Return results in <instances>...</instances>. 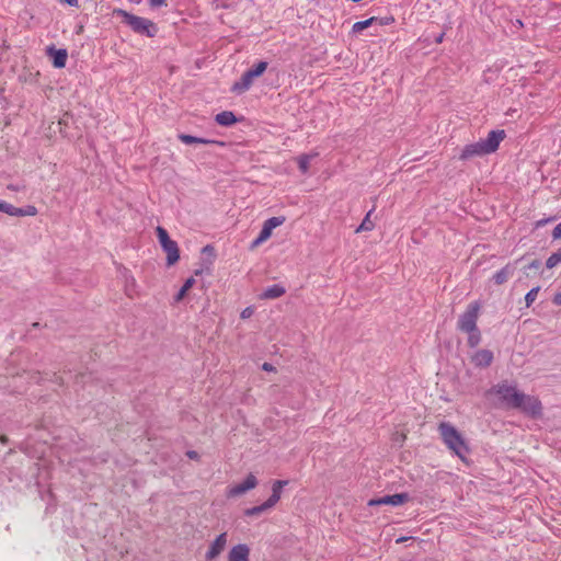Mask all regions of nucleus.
<instances>
[{"instance_id": "nucleus-1", "label": "nucleus", "mask_w": 561, "mask_h": 561, "mask_svg": "<svg viewBox=\"0 0 561 561\" xmlns=\"http://www.w3.org/2000/svg\"><path fill=\"white\" fill-rule=\"evenodd\" d=\"M488 393L496 396L505 408L517 409L533 417L541 414L542 407L540 401L536 397L519 391L515 385L508 381L494 385Z\"/></svg>"}, {"instance_id": "nucleus-2", "label": "nucleus", "mask_w": 561, "mask_h": 561, "mask_svg": "<svg viewBox=\"0 0 561 561\" xmlns=\"http://www.w3.org/2000/svg\"><path fill=\"white\" fill-rule=\"evenodd\" d=\"M438 432L444 444L459 458H465L468 447L457 428L448 422H442L438 425Z\"/></svg>"}, {"instance_id": "nucleus-3", "label": "nucleus", "mask_w": 561, "mask_h": 561, "mask_svg": "<svg viewBox=\"0 0 561 561\" xmlns=\"http://www.w3.org/2000/svg\"><path fill=\"white\" fill-rule=\"evenodd\" d=\"M116 14L122 16L123 22L137 34L154 37L158 33L157 25L146 18L137 16L122 9L117 10Z\"/></svg>"}, {"instance_id": "nucleus-4", "label": "nucleus", "mask_w": 561, "mask_h": 561, "mask_svg": "<svg viewBox=\"0 0 561 561\" xmlns=\"http://www.w3.org/2000/svg\"><path fill=\"white\" fill-rule=\"evenodd\" d=\"M267 65L268 64L266 61H259L255 64L252 68L247 70L238 81L232 84L231 91L237 94L247 92L252 87L254 79L259 78L265 72Z\"/></svg>"}, {"instance_id": "nucleus-5", "label": "nucleus", "mask_w": 561, "mask_h": 561, "mask_svg": "<svg viewBox=\"0 0 561 561\" xmlns=\"http://www.w3.org/2000/svg\"><path fill=\"white\" fill-rule=\"evenodd\" d=\"M479 311L480 304L478 301L469 304L466 310L458 318L457 329L462 332L476 330L478 328L477 322Z\"/></svg>"}, {"instance_id": "nucleus-6", "label": "nucleus", "mask_w": 561, "mask_h": 561, "mask_svg": "<svg viewBox=\"0 0 561 561\" xmlns=\"http://www.w3.org/2000/svg\"><path fill=\"white\" fill-rule=\"evenodd\" d=\"M257 484V480L254 474L250 473L245 480L239 484L232 485L227 491L228 497L239 496L252 489H254Z\"/></svg>"}, {"instance_id": "nucleus-7", "label": "nucleus", "mask_w": 561, "mask_h": 561, "mask_svg": "<svg viewBox=\"0 0 561 561\" xmlns=\"http://www.w3.org/2000/svg\"><path fill=\"white\" fill-rule=\"evenodd\" d=\"M409 499V495L407 493H397L391 495H385L378 499H373L368 502L369 506H376V505H391V506H399L405 503Z\"/></svg>"}, {"instance_id": "nucleus-8", "label": "nucleus", "mask_w": 561, "mask_h": 561, "mask_svg": "<svg viewBox=\"0 0 561 561\" xmlns=\"http://www.w3.org/2000/svg\"><path fill=\"white\" fill-rule=\"evenodd\" d=\"M505 138L504 130H491L485 139H481L488 154L497 150L501 141Z\"/></svg>"}, {"instance_id": "nucleus-9", "label": "nucleus", "mask_w": 561, "mask_h": 561, "mask_svg": "<svg viewBox=\"0 0 561 561\" xmlns=\"http://www.w3.org/2000/svg\"><path fill=\"white\" fill-rule=\"evenodd\" d=\"M485 154H488V152L485 151L482 141L479 140V141H477L474 144L466 145L463 147V149L461 150V153H460L459 158L461 160H468V159L473 158V157H482V156H485Z\"/></svg>"}, {"instance_id": "nucleus-10", "label": "nucleus", "mask_w": 561, "mask_h": 561, "mask_svg": "<svg viewBox=\"0 0 561 561\" xmlns=\"http://www.w3.org/2000/svg\"><path fill=\"white\" fill-rule=\"evenodd\" d=\"M227 545V534L222 533L210 543L208 551L206 552V559L208 561L218 557Z\"/></svg>"}, {"instance_id": "nucleus-11", "label": "nucleus", "mask_w": 561, "mask_h": 561, "mask_svg": "<svg viewBox=\"0 0 561 561\" xmlns=\"http://www.w3.org/2000/svg\"><path fill=\"white\" fill-rule=\"evenodd\" d=\"M250 549L244 543L233 546L228 554V561H249Z\"/></svg>"}, {"instance_id": "nucleus-12", "label": "nucleus", "mask_w": 561, "mask_h": 561, "mask_svg": "<svg viewBox=\"0 0 561 561\" xmlns=\"http://www.w3.org/2000/svg\"><path fill=\"white\" fill-rule=\"evenodd\" d=\"M493 360V353L489 350H479L472 356V362L478 367H488Z\"/></svg>"}, {"instance_id": "nucleus-13", "label": "nucleus", "mask_w": 561, "mask_h": 561, "mask_svg": "<svg viewBox=\"0 0 561 561\" xmlns=\"http://www.w3.org/2000/svg\"><path fill=\"white\" fill-rule=\"evenodd\" d=\"M47 53L53 57V65L55 68H64L66 66L68 58L66 49H55L54 47H49Z\"/></svg>"}, {"instance_id": "nucleus-14", "label": "nucleus", "mask_w": 561, "mask_h": 561, "mask_svg": "<svg viewBox=\"0 0 561 561\" xmlns=\"http://www.w3.org/2000/svg\"><path fill=\"white\" fill-rule=\"evenodd\" d=\"M162 250L167 253V264L169 266L175 264L180 259V251L178 243L175 241H171L167 245L162 248Z\"/></svg>"}, {"instance_id": "nucleus-15", "label": "nucleus", "mask_w": 561, "mask_h": 561, "mask_svg": "<svg viewBox=\"0 0 561 561\" xmlns=\"http://www.w3.org/2000/svg\"><path fill=\"white\" fill-rule=\"evenodd\" d=\"M288 481L286 480H276L274 483H273V486H272V495L266 500L267 501V506H275L276 503L279 501L280 499V494H282V490L285 485H287Z\"/></svg>"}, {"instance_id": "nucleus-16", "label": "nucleus", "mask_w": 561, "mask_h": 561, "mask_svg": "<svg viewBox=\"0 0 561 561\" xmlns=\"http://www.w3.org/2000/svg\"><path fill=\"white\" fill-rule=\"evenodd\" d=\"M514 272L515 267L511 264H507L493 275V280L495 284L502 285L506 283L510 277L513 276Z\"/></svg>"}, {"instance_id": "nucleus-17", "label": "nucleus", "mask_w": 561, "mask_h": 561, "mask_svg": "<svg viewBox=\"0 0 561 561\" xmlns=\"http://www.w3.org/2000/svg\"><path fill=\"white\" fill-rule=\"evenodd\" d=\"M285 293L286 289L284 286L279 284H274L265 288L264 291L261 294V297L264 299H276L282 297Z\"/></svg>"}, {"instance_id": "nucleus-18", "label": "nucleus", "mask_w": 561, "mask_h": 561, "mask_svg": "<svg viewBox=\"0 0 561 561\" xmlns=\"http://www.w3.org/2000/svg\"><path fill=\"white\" fill-rule=\"evenodd\" d=\"M215 121L218 125L228 127L237 122V117L231 111H224L215 116Z\"/></svg>"}, {"instance_id": "nucleus-19", "label": "nucleus", "mask_w": 561, "mask_h": 561, "mask_svg": "<svg viewBox=\"0 0 561 561\" xmlns=\"http://www.w3.org/2000/svg\"><path fill=\"white\" fill-rule=\"evenodd\" d=\"M179 139L185 144V145H194V144H201V145H207V144H215V140L195 137L187 134H180Z\"/></svg>"}, {"instance_id": "nucleus-20", "label": "nucleus", "mask_w": 561, "mask_h": 561, "mask_svg": "<svg viewBox=\"0 0 561 561\" xmlns=\"http://www.w3.org/2000/svg\"><path fill=\"white\" fill-rule=\"evenodd\" d=\"M377 21H378V18H375V16L369 18L364 21H358L353 24L352 31L354 33H360L362 31L366 30L367 27L377 24Z\"/></svg>"}, {"instance_id": "nucleus-21", "label": "nucleus", "mask_w": 561, "mask_h": 561, "mask_svg": "<svg viewBox=\"0 0 561 561\" xmlns=\"http://www.w3.org/2000/svg\"><path fill=\"white\" fill-rule=\"evenodd\" d=\"M373 213V209L369 210L365 218L363 219L362 224L357 227L356 232H363V231H370L374 229L375 224L370 220V215Z\"/></svg>"}, {"instance_id": "nucleus-22", "label": "nucleus", "mask_w": 561, "mask_h": 561, "mask_svg": "<svg viewBox=\"0 0 561 561\" xmlns=\"http://www.w3.org/2000/svg\"><path fill=\"white\" fill-rule=\"evenodd\" d=\"M272 232L273 231H271L266 226L263 225L259 236L256 237L255 240H253L252 247H257L265 242L272 236Z\"/></svg>"}, {"instance_id": "nucleus-23", "label": "nucleus", "mask_w": 561, "mask_h": 561, "mask_svg": "<svg viewBox=\"0 0 561 561\" xmlns=\"http://www.w3.org/2000/svg\"><path fill=\"white\" fill-rule=\"evenodd\" d=\"M312 158H313V156H311V154H301L298 157L297 162H298V167H299V170L301 171V173L305 174L308 172Z\"/></svg>"}, {"instance_id": "nucleus-24", "label": "nucleus", "mask_w": 561, "mask_h": 561, "mask_svg": "<svg viewBox=\"0 0 561 561\" xmlns=\"http://www.w3.org/2000/svg\"><path fill=\"white\" fill-rule=\"evenodd\" d=\"M465 333L468 334V345L470 347H476L480 343L481 333L478 328L473 331H466Z\"/></svg>"}, {"instance_id": "nucleus-25", "label": "nucleus", "mask_w": 561, "mask_h": 561, "mask_svg": "<svg viewBox=\"0 0 561 561\" xmlns=\"http://www.w3.org/2000/svg\"><path fill=\"white\" fill-rule=\"evenodd\" d=\"M272 508V506H267V501H265L264 503H262L261 505H257V506H253L251 508H248L245 511V515L247 516H255V515H260L261 513L267 511Z\"/></svg>"}, {"instance_id": "nucleus-26", "label": "nucleus", "mask_w": 561, "mask_h": 561, "mask_svg": "<svg viewBox=\"0 0 561 561\" xmlns=\"http://www.w3.org/2000/svg\"><path fill=\"white\" fill-rule=\"evenodd\" d=\"M157 237L160 242L161 248L170 243L172 240L169 237L168 231L162 227H157Z\"/></svg>"}, {"instance_id": "nucleus-27", "label": "nucleus", "mask_w": 561, "mask_h": 561, "mask_svg": "<svg viewBox=\"0 0 561 561\" xmlns=\"http://www.w3.org/2000/svg\"><path fill=\"white\" fill-rule=\"evenodd\" d=\"M285 221L284 217H271L264 221V226H266L271 231H273L278 226L283 225Z\"/></svg>"}, {"instance_id": "nucleus-28", "label": "nucleus", "mask_w": 561, "mask_h": 561, "mask_svg": "<svg viewBox=\"0 0 561 561\" xmlns=\"http://www.w3.org/2000/svg\"><path fill=\"white\" fill-rule=\"evenodd\" d=\"M561 263V250L552 253L546 261V265L548 268H552Z\"/></svg>"}, {"instance_id": "nucleus-29", "label": "nucleus", "mask_w": 561, "mask_h": 561, "mask_svg": "<svg viewBox=\"0 0 561 561\" xmlns=\"http://www.w3.org/2000/svg\"><path fill=\"white\" fill-rule=\"evenodd\" d=\"M540 287L531 288L525 296L526 306L529 307L537 298Z\"/></svg>"}, {"instance_id": "nucleus-30", "label": "nucleus", "mask_w": 561, "mask_h": 561, "mask_svg": "<svg viewBox=\"0 0 561 561\" xmlns=\"http://www.w3.org/2000/svg\"><path fill=\"white\" fill-rule=\"evenodd\" d=\"M36 214H37V209L35 206L27 205V206L23 207V217L35 216Z\"/></svg>"}, {"instance_id": "nucleus-31", "label": "nucleus", "mask_w": 561, "mask_h": 561, "mask_svg": "<svg viewBox=\"0 0 561 561\" xmlns=\"http://www.w3.org/2000/svg\"><path fill=\"white\" fill-rule=\"evenodd\" d=\"M12 206H13L12 204H9L4 201H0V211H2V213L10 215L11 210H12Z\"/></svg>"}, {"instance_id": "nucleus-32", "label": "nucleus", "mask_w": 561, "mask_h": 561, "mask_svg": "<svg viewBox=\"0 0 561 561\" xmlns=\"http://www.w3.org/2000/svg\"><path fill=\"white\" fill-rule=\"evenodd\" d=\"M394 22V19L392 16H386V18H378L377 24L380 26L383 25H390Z\"/></svg>"}, {"instance_id": "nucleus-33", "label": "nucleus", "mask_w": 561, "mask_h": 561, "mask_svg": "<svg viewBox=\"0 0 561 561\" xmlns=\"http://www.w3.org/2000/svg\"><path fill=\"white\" fill-rule=\"evenodd\" d=\"M10 216L23 217V207L12 206V210H11Z\"/></svg>"}, {"instance_id": "nucleus-34", "label": "nucleus", "mask_w": 561, "mask_h": 561, "mask_svg": "<svg viewBox=\"0 0 561 561\" xmlns=\"http://www.w3.org/2000/svg\"><path fill=\"white\" fill-rule=\"evenodd\" d=\"M194 283H195V279L193 277H190L184 282L182 287L184 288V290L188 291L192 288V286L194 285Z\"/></svg>"}, {"instance_id": "nucleus-35", "label": "nucleus", "mask_w": 561, "mask_h": 561, "mask_svg": "<svg viewBox=\"0 0 561 561\" xmlns=\"http://www.w3.org/2000/svg\"><path fill=\"white\" fill-rule=\"evenodd\" d=\"M552 238H553V239H560V238H561V222H560V224H558V225L554 227V229H553V231H552Z\"/></svg>"}, {"instance_id": "nucleus-36", "label": "nucleus", "mask_w": 561, "mask_h": 561, "mask_svg": "<svg viewBox=\"0 0 561 561\" xmlns=\"http://www.w3.org/2000/svg\"><path fill=\"white\" fill-rule=\"evenodd\" d=\"M165 4V0H150V5L156 7H162Z\"/></svg>"}, {"instance_id": "nucleus-37", "label": "nucleus", "mask_w": 561, "mask_h": 561, "mask_svg": "<svg viewBox=\"0 0 561 561\" xmlns=\"http://www.w3.org/2000/svg\"><path fill=\"white\" fill-rule=\"evenodd\" d=\"M186 293H187V291H186V290H184V288H183V287H181V289L179 290V293H178V294H176V296H175V300H176V301L182 300V299L184 298V296L186 295Z\"/></svg>"}, {"instance_id": "nucleus-38", "label": "nucleus", "mask_w": 561, "mask_h": 561, "mask_svg": "<svg viewBox=\"0 0 561 561\" xmlns=\"http://www.w3.org/2000/svg\"><path fill=\"white\" fill-rule=\"evenodd\" d=\"M253 310L252 308L248 307L241 312V318L245 319L249 318L252 314Z\"/></svg>"}, {"instance_id": "nucleus-39", "label": "nucleus", "mask_w": 561, "mask_h": 561, "mask_svg": "<svg viewBox=\"0 0 561 561\" xmlns=\"http://www.w3.org/2000/svg\"><path fill=\"white\" fill-rule=\"evenodd\" d=\"M553 304L557 306H561V291L554 295Z\"/></svg>"}, {"instance_id": "nucleus-40", "label": "nucleus", "mask_w": 561, "mask_h": 561, "mask_svg": "<svg viewBox=\"0 0 561 561\" xmlns=\"http://www.w3.org/2000/svg\"><path fill=\"white\" fill-rule=\"evenodd\" d=\"M262 369H263V370H265V371H273V370H274V367H273V365H272V364H270V363H264V364L262 365Z\"/></svg>"}, {"instance_id": "nucleus-41", "label": "nucleus", "mask_w": 561, "mask_h": 561, "mask_svg": "<svg viewBox=\"0 0 561 561\" xmlns=\"http://www.w3.org/2000/svg\"><path fill=\"white\" fill-rule=\"evenodd\" d=\"M186 455H187V457H188V458H191V459H197V458H198V454H197V451H195V450H188V451L186 453Z\"/></svg>"}, {"instance_id": "nucleus-42", "label": "nucleus", "mask_w": 561, "mask_h": 561, "mask_svg": "<svg viewBox=\"0 0 561 561\" xmlns=\"http://www.w3.org/2000/svg\"><path fill=\"white\" fill-rule=\"evenodd\" d=\"M540 265V262L539 261H533L530 264H529V268H537L539 267Z\"/></svg>"}, {"instance_id": "nucleus-43", "label": "nucleus", "mask_w": 561, "mask_h": 561, "mask_svg": "<svg viewBox=\"0 0 561 561\" xmlns=\"http://www.w3.org/2000/svg\"><path fill=\"white\" fill-rule=\"evenodd\" d=\"M550 220H551L550 218H548V219H541V220H539V221L537 222V226H538V227L543 226V225H546L547 222H549Z\"/></svg>"}, {"instance_id": "nucleus-44", "label": "nucleus", "mask_w": 561, "mask_h": 561, "mask_svg": "<svg viewBox=\"0 0 561 561\" xmlns=\"http://www.w3.org/2000/svg\"><path fill=\"white\" fill-rule=\"evenodd\" d=\"M69 5L71 7H77L78 5V0H65Z\"/></svg>"}, {"instance_id": "nucleus-45", "label": "nucleus", "mask_w": 561, "mask_h": 561, "mask_svg": "<svg viewBox=\"0 0 561 561\" xmlns=\"http://www.w3.org/2000/svg\"><path fill=\"white\" fill-rule=\"evenodd\" d=\"M444 38V33L439 34L436 38V43H442Z\"/></svg>"}]
</instances>
